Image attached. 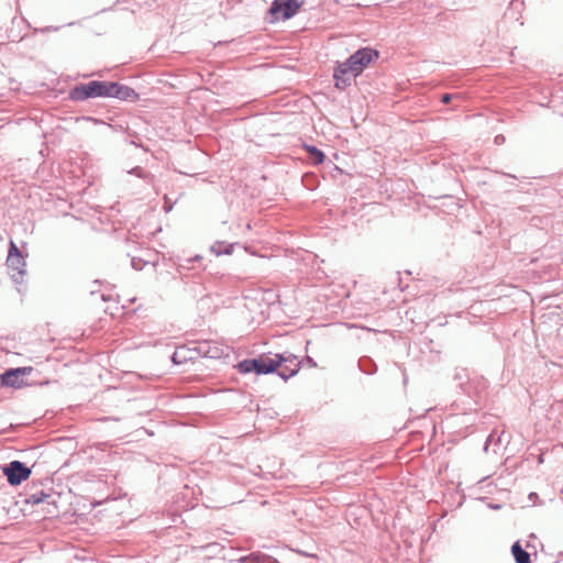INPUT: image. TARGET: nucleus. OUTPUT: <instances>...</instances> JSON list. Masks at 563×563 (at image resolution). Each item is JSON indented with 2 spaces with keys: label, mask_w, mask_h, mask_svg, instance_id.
<instances>
[{
  "label": "nucleus",
  "mask_w": 563,
  "mask_h": 563,
  "mask_svg": "<svg viewBox=\"0 0 563 563\" xmlns=\"http://www.w3.org/2000/svg\"><path fill=\"white\" fill-rule=\"evenodd\" d=\"M241 374L256 373L257 375L277 373L284 380L296 375L299 362L292 354H276L274 357L261 355L256 358H246L236 364Z\"/></svg>",
  "instance_id": "nucleus-1"
},
{
  "label": "nucleus",
  "mask_w": 563,
  "mask_h": 563,
  "mask_svg": "<svg viewBox=\"0 0 563 563\" xmlns=\"http://www.w3.org/2000/svg\"><path fill=\"white\" fill-rule=\"evenodd\" d=\"M378 57V52L371 47H363L354 52L345 62L340 63L334 68L333 77L335 79V87L345 89L351 85L353 78L361 75L363 70Z\"/></svg>",
  "instance_id": "nucleus-2"
},
{
  "label": "nucleus",
  "mask_w": 563,
  "mask_h": 563,
  "mask_svg": "<svg viewBox=\"0 0 563 563\" xmlns=\"http://www.w3.org/2000/svg\"><path fill=\"white\" fill-rule=\"evenodd\" d=\"M109 81L92 80L86 84L76 85L69 91L73 101H85L89 98H108Z\"/></svg>",
  "instance_id": "nucleus-3"
},
{
  "label": "nucleus",
  "mask_w": 563,
  "mask_h": 563,
  "mask_svg": "<svg viewBox=\"0 0 563 563\" xmlns=\"http://www.w3.org/2000/svg\"><path fill=\"white\" fill-rule=\"evenodd\" d=\"M301 4L302 2L298 0H274L268 10V22L274 23L279 19L288 20L292 18Z\"/></svg>",
  "instance_id": "nucleus-4"
},
{
  "label": "nucleus",
  "mask_w": 563,
  "mask_h": 563,
  "mask_svg": "<svg viewBox=\"0 0 563 563\" xmlns=\"http://www.w3.org/2000/svg\"><path fill=\"white\" fill-rule=\"evenodd\" d=\"M2 472L7 476L9 484L12 486L20 485L31 475V470L24 463L18 460L5 464L2 467Z\"/></svg>",
  "instance_id": "nucleus-5"
},
{
  "label": "nucleus",
  "mask_w": 563,
  "mask_h": 563,
  "mask_svg": "<svg viewBox=\"0 0 563 563\" xmlns=\"http://www.w3.org/2000/svg\"><path fill=\"white\" fill-rule=\"evenodd\" d=\"M32 372L33 367L31 366L9 368L0 374V384L5 387L20 388L24 385L23 377Z\"/></svg>",
  "instance_id": "nucleus-6"
},
{
  "label": "nucleus",
  "mask_w": 563,
  "mask_h": 563,
  "mask_svg": "<svg viewBox=\"0 0 563 563\" xmlns=\"http://www.w3.org/2000/svg\"><path fill=\"white\" fill-rule=\"evenodd\" d=\"M25 503L31 505H45L43 510L46 511L48 516H56L58 510L56 506V499L54 494L45 493L43 490L31 494L26 497Z\"/></svg>",
  "instance_id": "nucleus-7"
},
{
  "label": "nucleus",
  "mask_w": 563,
  "mask_h": 563,
  "mask_svg": "<svg viewBox=\"0 0 563 563\" xmlns=\"http://www.w3.org/2000/svg\"><path fill=\"white\" fill-rule=\"evenodd\" d=\"M108 98H117L122 101H136L139 99V95L129 86L109 81Z\"/></svg>",
  "instance_id": "nucleus-8"
},
{
  "label": "nucleus",
  "mask_w": 563,
  "mask_h": 563,
  "mask_svg": "<svg viewBox=\"0 0 563 563\" xmlns=\"http://www.w3.org/2000/svg\"><path fill=\"white\" fill-rule=\"evenodd\" d=\"M7 265L11 271V277L14 283L21 284L23 282L24 275L26 273V263L23 255L8 257Z\"/></svg>",
  "instance_id": "nucleus-9"
},
{
  "label": "nucleus",
  "mask_w": 563,
  "mask_h": 563,
  "mask_svg": "<svg viewBox=\"0 0 563 563\" xmlns=\"http://www.w3.org/2000/svg\"><path fill=\"white\" fill-rule=\"evenodd\" d=\"M195 351L202 357L220 358L224 355V349L213 341L199 342Z\"/></svg>",
  "instance_id": "nucleus-10"
},
{
  "label": "nucleus",
  "mask_w": 563,
  "mask_h": 563,
  "mask_svg": "<svg viewBox=\"0 0 563 563\" xmlns=\"http://www.w3.org/2000/svg\"><path fill=\"white\" fill-rule=\"evenodd\" d=\"M511 553L516 563H531L530 554L516 541L511 547Z\"/></svg>",
  "instance_id": "nucleus-11"
},
{
  "label": "nucleus",
  "mask_w": 563,
  "mask_h": 563,
  "mask_svg": "<svg viewBox=\"0 0 563 563\" xmlns=\"http://www.w3.org/2000/svg\"><path fill=\"white\" fill-rule=\"evenodd\" d=\"M192 350L187 349L185 346L177 347L176 351L172 355V360L175 364H183L189 360L194 358L191 355Z\"/></svg>",
  "instance_id": "nucleus-12"
},
{
  "label": "nucleus",
  "mask_w": 563,
  "mask_h": 563,
  "mask_svg": "<svg viewBox=\"0 0 563 563\" xmlns=\"http://www.w3.org/2000/svg\"><path fill=\"white\" fill-rule=\"evenodd\" d=\"M306 151L309 154V159L314 164L319 165L323 163L325 155L322 151L313 145H305Z\"/></svg>",
  "instance_id": "nucleus-13"
},
{
  "label": "nucleus",
  "mask_w": 563,
  "mask_h": 563,
  "mask_svg": "<svg viewBox=\"0 0 563 563\" xmlns=\"http://www.w3.org/2000/svg\"><path fill=\"white\" fill-rule=\"evenodd\" d=\"M234 244H225L224 242H216L211 245L210 251L217 256L222 254H231L233 252Z\"/></svg>",
  "instance_id": "nucleus-14"
},
{
  "label": "nucleus",
  "mask_w": 563,
  "mask_h": 563,
  "mask_svg": "<svg viewBox=\"0 0 563 563\" xmlns=\"http://www.w3.org/2000/svg\"><path fill=\"white\" fill-rule=\"evenodd\" d=\"M201 260H202V256L196 255L194 257H188V258H185V260L180 261L179 264H178V272L181 274L184 271L191 269L192 263L199 262Z\"/></svg>",
  "instance_id": "nucleus-15"
},
{
  "label": "nucleus",
  "mask_w": 563,
  "mask_h": 563,
  "mask_svg": "<svg viewBox=\"0 0 563 563\" xmlns=\"http://www.w3.org/2000/svg\"><path fill=\"white\" fill-rule=\"evenodd\" d=\"M240 562L247 563H268V558L261 553H253L249 556H243L240 559Z\"/></svg>",
  "instance_id": "nucleus-16"
},
{
  "label": "nucleus",
  "mask_w": 563,
  "mask_h": 563,
  "mask_svg": "<svg viewBox=\"0 0 563 563\" xmlns=\"http://www.w3.org/2000/svg\"><path fill=\"white\" fill-rule=\"evenodd\" d=\"M462 99V95L461 93H444L442 97H441V101L443 103H449L451 102L452 100H461Z\"/></svg>",
  "instance_id": "nucleus-17"
},
{
  "label": "nucleus",
  "mask_w": 563,
  "mask_h": 563,
  "mask_svg": "<svg viewBox=\"0 0 563 563\" xmlns=\"http://www.w3.org/2000/svg\"><path fill=\"white\" fill-rule=\"evenodd\" d=\"M19 255H22V253L20 252L18 245L13 241H10L8 257H13V256H19Z\"/></svg>",
  "instance_id": "nucleus-18"
},
{
  "label": "nucleus",
  "mask_w": 563,
  "mask_h": 563,
  "mask_svg": "<svg viewBox=\"0 0 563 563\" xmlns=\"http://www.w3.org/2000/svg\"><path fill=\"white\" fill-rule=\"evenodd\" d=\"M129 173L132 174V175H135V176H137L140 178H145L146 177V174H145L144 169L141 168V167H134Z\"/></svg>",
  "instance_id": "nucleus-19"
},
{
  "label": "nucleus",
  "mask_w": 563,
  "mask_h": 563,
  "mask_svg": "<svg viewBox=\"0 0 563 563\" xmlns=\"http://www.w3.org/2000/svg\"><path fill=\"white\" fill-rule=\"evenodd\" d=\"M131 264L135 269H142L141 261L136 258H132Z\"/></svg>",
  "instance_id": "nucleus-20"
},
{
  "label": "nucleus",
  "mask_w": 563,
  "mask_h": 563,
  "mask_svg": "<svg viewBox=\"0 0 563 563\" xmlns=\"http://www.w3.org/2000/svg\"><path fill=\"white\" fill-rule=\"evenodd\" d=\"M292 367H294V365H292L290 362H287V363H284V364H283V366H280V367L278 368V371H279V369H286L287 372H289V371H290V368H292Z\"/></svg>",
  "instance_id": "nucleus-21"
},
{
  "label": "nucleus",
  "mask_w": 563,
  "mask_h": 563,
  "mask_svg": "<svg viewBox=\"0 0 563 563\" xmlns=\"http://www.w3.org/2000/svg\"><path fill=\"white\" fill-rule=\"evenodd\" d=\"M505 142V136L499 134L495 136V143L496 144H503Z\"/></svg>",
  "instance_id": "nucleus-22"
},
{
  "label": "nucleus",
  "mask_w": 563,
  "mask_h": 563,
  "mask_svg": "<svg viewBox=\"0 0 563 563\" xmlns=\"http://www.w3.org/2000/svg\"><path fill=\"white\" fill-rule=\"evenodd\" d=\"M490 439H492V435H489L488 439L486 440V443H485V446H484L485 451H487V449H488V444L490 442Z\"/></svg>",
  "instance_id": "nucleus-23"
},
{
  "label": "nucleus",
  "mask_w": 563,
  "mask_h": 563,
  "mask_svg": "<svg viewBox=\"0 0 563 563\" xmlns=\"http://www.w3.org/2000/svg\"><path fill=\"white\" fill-rule=\"evenodd\" d=\"M534 496H537V494H534V493H530V498H531V499H534Z\"/></svg>",
  "instance_id": "nucleus-24"
},
{
  "label": "nucleus",
  "mask_w": 563,
  "mask_h": 563,
  "mask_svg": "<svg viewBox=\"0 0 563 563\" xmlns=\"http://www.w3.org/2000/svg\"><path fill=\"white\" fill-rule=\"evenodd\" d=\"M534 496H537V494H534V493H530V498H531V499H534Z\"/></svg>",
  "instance_id": "nucleus-25"
},
{
  "label": "nucleus",
  "mask_w": 563,
  "mask_h": 563,
  "mask_svg": "<svg viewBox=\"0 0 563 563\" xmlns=\"http://www.w3.org/2000/svg\"><path fill=\"white\" fill-rule=\"evenodd\" d=\"M309 364H312V366H316V363L312 362V358H309Z\"/></svg>",
  "instance_id": "nucleus-26"
},
{
  "label": "nucleus",
  "mask_w": 563,
  "mask_h": 563,
  "mask_svg": "<svg viewBox=\"0 0 563 563\" xmlns=\"http://www.w3.org/2000/svg\"><path fill=\"white\" fill-rule=\"evenodd\" d=\"M309 364H312V366H316V363L312 362V358H309Z\"/></svg>",
  "instance_id": "nucleus-27"
},
{
  "label": "nucleus",
  "mask_w": 563,
  "mask_h": 563,
  "mask_svg": "<svg viewBox=\"0 0 563 563\" xmlns=\"http://www.w3.org/2000/svg\"><path fill=\"white\" fill-rule=\"evenodd\" d=\"M309 364H312V366H316V363L312 362V358H309Z\"/></svg>",
  "instance_id": "nucleus-28"
}]
</instances>
